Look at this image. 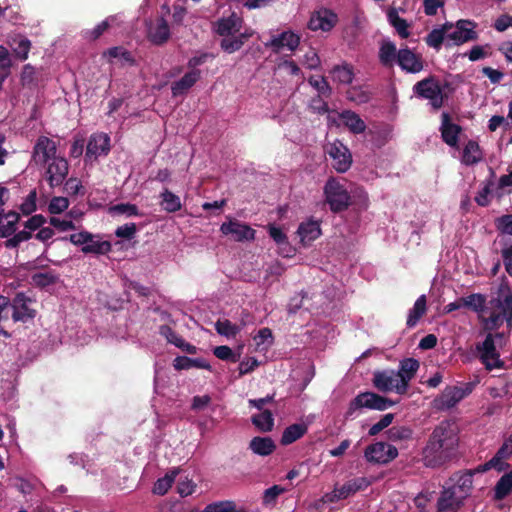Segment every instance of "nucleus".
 <instances>
[{
  "label": "nucleus",
  "instance_id": "obj_1",
  "mask_svg": "<svg viewBox=\"0 0 512 512\" xmlns=\"http://www.w3.org/2000/svg\"><path fill=\"white\" fill-rule=\"evenodd\" d=\"M459 429L454 421H441L432 431L422 451L426 467L438 468L454 455L459 444Z\"/></svg>",
  "mask_w": 512,
  "mask_h": 512
},
{
  "label": "nucleus",
  "instance_id": "obj_2",
  "mask_svg": "<svg viewBox=\"0 0 512 512\" xmlns=\"http://www.w3.org/2000/svg\"><path fill=\"white\" fill-rule=\"evenodd\" d=\"M323 193L325 202L333 213H341L351 205V196L345 185L337 178L330 177L326 181Z\"/></svg>",
  "mask_w": 512,
  "mask_h": 512
},
{
  "label": "nucleus",
  "instance_id": "obj_3",
  "mask_svg": "<svg viewBox=\"0 0 512 512\" xmlns=\"http://www.w3.org/2000/svg\"><path fill=\"white\" fill-rule=\"evenodd\" d=\"M395 404V401L374 392H362L351 400L345 417L351 418L356 410L362 408L384 411Z\"/></svg>",
  "mask_w": 512,
  "mask_h": 512
},
{
  "label": "nucleus",
  "instance_id": "obj_4",
  "mask_svg": "<svg viewBox=\"0 0 512 512\" xmlns=\"http://www.w3.org/2000/svg\"><path fill=\"white\" fill-rule=\"evenodd\" d=\"M413 92L418 97L429 100L435 110L440 109L444 104L445 96L442 93L439 82L434 76H429L428 78L418 81L413 86Z\"/></svg>",
  "mask_w": 512,
  "mask_h": 512
},
{
  "label": "nucleus",
  "instance_id": "obj_5",
  "mask_svg": "<svg viewBox=\"0 0 512 512\" xmlns=\"http://www.w3.org/2000/svg\"><path fill=\"white\" fill-rule=\"evenodd\" d=\"M476 349L480 353L479 359L486 370L492 371L504 367V361L500 359L492 334L489 333L482 343H478Z\"/></svg>",
  "mask_w": 512,
  "mask_h": 512
},
{
  "label": "nucleus",
  "instance_id": "obj_6",
  "mask_svg": "<svg viewBox=\"0 0 512 512\" xmlns=\"http://www.w3.org/2000/svg\"><path fill=\"white\" fill-rule=\"evenodd\" d=\"M397 456V448L382 441L368 445L364 450L366 461L374 464H387L393 461Z\"/></svg>",
  "mask_w": 512,
  "mask_h": 512
},
{
  "label": "nucleus",
  "instance_id": "obj_7",
  "mask_svg": "<svg viewBox=\"0 0 512 512\" xmlns=\"http://www.w3.org/2000/svg\"><path fill=\"white\" fill-rule=\"evenodd\" d=\"M35 301L26 296L25 293H17L10 300V311H12V319L14 322H27L36 316V310L32 307Z\"/></svg>",
  "mask_w": 512,
  "mask_h": 512
},
{
  "label": "nucleus",
  "instance_id": "obj_8",
  "mask_svg": "<svg viewBox=\"0 0 512 512\" xmlns=\"http://www.w3.org/2000/svg\"><path fill=\"white\" fill-rule=\"evenodd\" d=\"M471 390L458 386H448L433 400V407L439 411H446L456 406Z\"/></svg>",
  "mask_w": 512,
  "mask_h": 512
},
{
  "label": "nucleus",
  "instance_id": "obj_9",
  "mask_svg": "<svg viewBox=\"0 0 512 512\" xmlns=\"http://www.w3.org/2000/svg\"><path fill=\"white\" fill-rule=\"evenodd\" d=\"M338 15L328 8H321L314 12L308 22V28L312 31H331L338 23Z\"/></svg>",
  "mask_w": 512,
  "mask_h": 512
},
{
  "label": "nucleus",
  "instance_id": "obj_10",
  "mask_svg": "<svg viewBox=\"0 0 512 512\" xmlns=\"http://www.w3.org/2000/svg\"><path fill=\"white\" fill-rule=\"evenodd\" d=\"M329 156L333 159V167L339 173L348 171L352 164V155L350 150L339 140L332 143L327 150Z\"/></svg>",
  "mask_w": 512,
  "mask_h": 512
},
{
  "label": "nucleus",
  "instance_id": "obj_11",
  "mask_svg": "<svg viewBox=\"0 0 512 512\" xmlns=\"http://www.w3.org/2000/svg\"><path fill=\"white\" fill-rule=\"evenodd\" d=\"M47 164L46 180L49 186L54 188L63 184L69 171L67 160L63 157H54Z\"/></svg>",
  "mask_w": 512,
  "mask_h": 512
},
{
  "label": "nucleus",
  "instance_id": "obj_12",
  "mask_svg": "<svg viewBox=\"0 0 512 512\" xmlns=\"http://www.w3.org/2000/svg\"><path fill=\"white\" fill-rule=\"evenodd\" d=\"M223 235H231L234 241L243 242L254 240L255 230L249 225L237 220H229L220 226Z\"/></svg>",
  "mask_w": 512,
  "mask_h": 512
},
{
  "label": "nucleus",
  "instance_id": "obj_13",
  "mask_svg": "<svg viewBox=\"0 0 512 512\" xmlns=\"http://www.w3.org/2000/svg\"><path fill=\"white\" fill-rule=\"evenodd\" d=\"M465 499L450 486L443 487L437 500L438 512H458L464 505Z\"/></svg>",
  "mask_w": 512,
  "mask_h": 512
},
{
  "label": "nucleus",
  "instance_id": "obj_14",
  "mask_svg": "<svg viewBox=\"0 0 512 512\" xmlns=\"http://www.w3.org/2000/svg\"><path fill=\"white\" fill-rule=\"evenodd\" d=\"M476 23L470 20H459L456 22L455 30L447 34V39L453 41L454 45H461L465 42L477 40L478 34L474 30Z\"/></svg>",
  "mask_w": 512,
  "mask_h": 512
},
{
  "label": "nucleus",
  "instance_id": "obj_15",
  "mask_svg": "<svg viewBox=\"0 0 512 512\" xmlns=\"http://www.w3.org/2000/svg\"><path fill=\"white\" fill-rule=\"evenodd\" d=\"M397 64L403 71L412 74L419 73L424 68L421 54L414 53L408 47L398 50Z\"/></svg>",
  "mask_w": 512,
  "mask_h": 512
},
{
  "label": "nucleus",
  "instance_id": "obj_16",
  "mask_svg": "<svg viewBox=\"0 0 512 512\" xmlns=\"http://www.w3.org/2000/svg\"><path fill=\"white\" fill-rule=\"evenodd\" d=\"M56 143L46 136H40L33 148V158L37 164H47L56 156Z\"/></svg>",
  "mask_w": 512,
  "mask_h": 512
},
{
  "label": "nucleus",
  "instance_id": "obj_17",
  "mask_svg": "<svg viewBox=\"0 0 512 512\" xmlns=\"http://www.w3.org/2000/svg\"><path fill=\"white\" fill-rule=\"evenodd\" d=\"M373 385L382 392L395 390L398 394H405L400 390V382L394 370L375 371L373 374Z\"/></svg>",
  "mask_w": 512,
  "mask_h": 512
},
{
  "label": "nucleus",
  "instance_id": "obj_18",
  "mask_svg": "<svg viewBox=\"0 0 512 512\" xmlns=\"http://www.w3.org/2000/svg\"><path fill=\"white\" fill-rule=\"evenodd\" d=\"M486 297L480 293H473L466 297H460L454 302L446 305L445 309L447 312L458 310L462 307L468 308L476 313H481L485 309Z\"/></svg>",
  "mask_w": 512,
  "mask_h": 512
},
{
  "label": "nucleus",
  "instance_id": "obj_19",
  "mask_svg": "<svg viewBox=\"0 0 512 512\" xmlns=\"http://www.w3.org/2000/svg\"><path fill=\"white\" fill-rule=\"evenodd\" d=\"M110 151V138L104 133L92 134L86 147V159H97L99 156L107 155Z\"/></svg>",
  "mask_w": 512,
  "mask_h": 512
},
{
  "label": "nucleus",
  "instance_id": "obj_20",
  "mask_svg": "<svg viewBox=\"0 0 512 512\" xmlns=\"http://www.w3.org/2000/svg\"><path fill=\"white\" fill-rule=\"evenodd\" d=\"M242 18L235 12H232L228 17H221L213 24L214 32L221 36H232L238 33L242 27Z\"/></svg>",
  "mask_w": 512,
  "mask_h": 512
},
{
  "label": "nucleus",
  "instance_id": "obj_21",
  "mask_svg": "<svg viewBox=\"0 0 512 512\" xmlns=\"http://www.w3.org/2000/svg\"><path fill=\"white\" fill-rule=\"evenodd\" d=\"M440 132L443 142L451 147H456L458 145L459 135L462 132V127L452 123L450 114L443 112L441 115Z\"/></svg>",
  "mask_w": 512,
  "mask_h": 512
},
{
  "label": "nucleus",
  "instance_id": "obj_22",
  "mask_svg": "<svg viewBox=\"0 0 512 512\" xmlns=\"http://www.w3.org/2000/svg\"><path fill=\"white\" fill-rule=\"evenodd\" d=\"M491 304L506 316L507 325L512 326V289L507 285H501L497 298L492 299Z\"/></svg>",
  "mask_w": 512,
  "mask_h": 512
},
{
  "label": "nucleus",
  "instance_id": "obj_23",
  "mask_svg": "<svg viewBox=\"0 0 512 512\" xmlns=\"http://www.w3.org/2000/svg\"><path fill=\"white\" fill-rule=\"evenodd\" d=\"M474 471L466 470L463 473H454L449 478L450 487L463 496L464 499L470 496L473 488Z\"/></svg>",
  "mask_w": 512,
  "mask_h": 512
},
{
  "label": "nucleus",
  "instance_id": "obj_24",
  "mask_svg": "<svg viewBox=\"0 0 512 512\" xmlns=\"http://www.w3.org/2000/svg\"><path fill=\"white\" fill-rule=\"evenodd\" d=\"M371 485L366 477H356L346 481L343 485L335 488L334 494L338 500L347 499L359 491H364Z\"/></svg>",
  "mask_w": 512,
  "mask_h": 512
},
{
  "label": "nucleus",
  "instance_id": "obj_25",
  "mask_svg": "<svg viewBox=\"0 0 512 512\" xmlns=\"http://www.w3.org/2000/svg\"><path fill=\"white\" fill-rule=\"evenodd\" d=\"M420 363L415 358H406L400 362L399 370L396 376L400 382V390L407 392L409 382L415 377Z\"/></svg>",
  "mask_w": 512,
  "mask_h": 512
},
{
  "label": "nucleus",
  "instance_id": "obj_26",
  "mask_svg": "<svg viewBox=\"0 0 512 512\" xmlns=\"http://www.w3.org/2000/svg\"><path fill=\"white\" fill-rule=\"evenodd\" d=\"M300 44V37L291 32L284 31L278 36H274L266 46L271 47L275 53H278L281 48H288L290 51H295Z\"/></svg>",
  "mask_w": 512,
  "mask_h": 512
},
{
  "label": "nucleus",
  "instance_id": "obj_27",
  "mask_svg": "<svg viewBox=\"0 0 512 512\" xmlns=\"http://www.w3.org/2000/svg\"><path fill=\"white\" fill-rule=\"evenodd\" d=\"M200 75L201 72L198 69L185 73L178 81L172 83V95L179 96L184 94L200 79Z\"/></svg>",
  "mask_w": 512,
  "mask_h": 512
},
{
  "label": "nucleus",
  "instance_id": "obj_28",
  "mask_svg": "<svg viewBox=\"0 0 512 512\" xmlns=\"http://www.w3.org/2000/svg\"><path fill=\"white\" fill-rule=\"evenodd\" d=\"M297 233L304 245L310 244L321 235L320 223L313 219L302 222L298 227Z\"/></svg>",
  "mask_w": 512,
  "mask_h": 512
},
{
  "label": "nucleus",
  "instance_id": "obj_29",
  "mask_svg": "<svg viewBox=\"0 0 512 512\" xmlns=\"http://www.w3.org/2000/svg\"><path fill=\"white\" fill-rule=\"evenodd\" d=\"M483 158V152L478 144L474 140H469L462 152L461 161L466 166H473L479 163Z\"/></svg>",
  "mask_w": 512,
  "mask_h": 512
},
{
  "label": "nucleus",
  "instance_id": "obj_30",
  "mask_svg": "<svg viewBox=\"0 0 512 512\" xmlns=\"http://www.w3.org/2000/svg\"><path fill=\"white\" fill-rule=\"evenodd\" d=\"M249 448L257 455L268 456L275 451L276 445L270 437L256 436L251 439Z\"/></svg>",
  "mask_w": 512,
  "mask_h": 512
},
{
  "label": "nucleus",
  "instance_id": "obj_31",
  "mask_svg": "<svg viewBox=\"0 0 512 512\" xmlns=\"http://www.w3.org/2000/svg\"><path fill=\"white\" fill-rule=\"evenodd\" d=\"M340 118L342 119L344 125L354 134H360L366 130L365 122L357 113L351 110L342 111L340 113Z\"/></svg>",
  "mask_w": 512,
  "mask_h": 512
},
{
  "label": "nucleus",
  "instance_id": "obj_32",
  "mask_svg": "<svg viewBox=\"0 0 512 512\" xmlns=\"http://www.w3.org/2000/svg\"><path fill=\"white\" fill-rule=\"evenodd\" d=\"M60 279V275L54 270L36 272L31 275V283L40 289L55 285Z\"/></svg>",
  "mask_w": 512,
  "mask_h": 512
},
{
  "label": "nucleus",
  "instance_id": "obj_33",
  "mask_svg": "<svg viewBox=\"0 0 512 512\" xmlns=\"http://www.w3.org/2000/svg\"><path fill=\"white\" fill-rule=\"evenodd\" d=\"M176 370H188L191 368L211 370V365L204 358L192 359L187 356H177L173 361Z\"/></svg>",
  "mask_w": 512,
  "mask_h": 512
},
{
  "label": "nucleus",
  "instance_id": "obj_34",
  "mask_svg": "<svg viewBox=\"0 0 512 512\" xmlns=\"http://www.w3.org/2000/svg\"><path fill=\"white\" fill-rule=\"evenodd\" d=\"M379 61L385 67H392L398 60V51L395 43L383 41L379 48Z\"/></svg>",
  "mask_w": 512,
  "mask_h": 512
},
{
  "label": "nucleus",
  "instance_id": "obj_35",
  "mask_svg": "<svg viewBox=\"0 0 512 512\" xmlns=\"http://www.w3.org/2000/svg\"><path fill=\"white\" fill-rule=\"evenodd\" d=\"M307 426L304 423H295L285 428L282 433L281 445H290L307 433Z\"/></svg>",
  "mask_w": 512,
  "mask_h": 512
},
{
  "label": "nucleus",
  "instance_id": "obj_36",
  "mask_svg": "<svg viewBox=\"0 0 512 512\" xmlns=\"http://www.w3.org/2000/svg\"><path fill=\"white\" fill-rule=\"evenodd\" d=\"M149 38L156 45H162L168 41L170 38V28L168 22L163 17L157 20L155 28L150 31Z\"/></svg>",
  "mask_w": 512,
  "mask_h": 512
},
{
  "label": "nucleus",
  "instance_id": "obj_37",
  "mask_svg": "<svg viewBox=\"0 0 512 512\" xmlns=\"http://www.w3.org/2000/svg\"><path fill=\"white\" fill-rule=\"evenodd\" d=\"M427 310V300L425 295H421L417 298L413 308L410 310L407 317V326L409 328L414 327L418 321L423 317Z\"/></svg>",
  "mask_w": 512,
  "mask_h": 512
},
{
  "label": "nucleus",
  "instance_id": "obj_38",
  "mask_svg": "<svg viewBox=\"0 0 512 512\" xmlns=\"http://www.w3.org/2000/svg\"><path fill=\"white\" fill-rule=\"evenodd\" d=\"M512 492V470L500 477L494 487V499L503 500Z\"/></svg>",
  "mask_w": 512,
  "mask_h": 512
},
{
  "label": "nucleus",
  "instance_id": "obj_39",
  "mask_svg": "<svg viewBox=\"0 0 512 512\" xmlns=\"http://www.w3.org/2000/svg\"><path fill=\"white\" fill-rule=\"evenodd\" d=\"M387 18L389 23L395 28L399 36L403 39L409 37L410 32L408 31L409 24L403 18L398 15L395 8H390L387 12Z\"/></svg>",
  "mask_w": 512,
  "mask_h": 512
},
{
  "label": "nucleus",
  "instance_id": "obj_40",
  "mask_svg": "<svg viewBox=\"0 0 512 512\" xmlns=\"http://www.w3.org/2000/svg\"><path fill=\"white\" fill-rule=\"evenodd\" d=\"M253 425L262 432H270L274 427V417L270 410L265 409L251 417Z\"/></svg>",
  "mask_w": 512,
  "mask_h": 512
},
{
  "label": "nucleus",
  "instance_id": "obj_41",
  "mask_svg": "<svg viewBox=\"0 0 512 512\" xmlns=\"http://www.w3.org/2000/svg\"><path fill=\"white\" fill-rule=\"evenodd\" d=\"M179 473V469L175 468L170 472L166 473V475L162 478H159L153 486L152 492L155 495L163 496L168 490L172 487V484L175 481L176 476Z\"/></svg>",
  "mask_w": 512,
  "mask_h": 512
},
{
  "label": "nucleus",
  "instance_id": "obj_42",
  "mask_svg": "<svg viewBox=\"0 0 512 512\" xmlns=\"http://www.w3.org/2000/svg\"><path fill=\"white\" fill-rule=\"evenodd\" d=\"M31 41L21 35H18L12 40V51L16 58L24 61L28 58L29 51L31 49Z\"/></svg>",
  "mask_w": 512,
  "mask_h": 512
},
{
  "label": "nucleus",
  "instance_id": "obj_43",
  "mask_svg": "<svg viewBox=\"0 0 512 512\" xmlns=\"http://www.w3.org/2000/svg\"><path fill=\"white\" fill-rule=\"evenodd\" d=\"M387 438L392 442L409 441L413 438V430L409 426L397 425L386 431Z\"/></svg>",
  "mask_w": 512,
  "mask_h": 512
},
{
  "label": "nucleus",
  "instance_id": "obj_44",
  "mask_svg": "<svg viewBox=\"0 0 512 512\" xmlns=\"http://www.w3.org/2000/svg\"><path fill=\"white\" fill-rule=\"evenodd\" d=\"M331 74L334 81L341 84H350L354 78L353 68L348 64L334 66L331 70Z\"/></svg>",
  "mask_w": 512,
  "mask_h": 512
},
{
  "label": "nucleus",
  "instance_id": "obj_45",
  "mask_svg": "<svg viewBox=\"0 0 512 512\" xmlns=\"http://www.w3.org/2000/svg\"><path fill=\"white\" fill-rule=\"evenodd\" d=\"M490 174L491 178L484 183V186L478 191L474 199L481 207H487L491 202L490 195L492 194V188L494 186L493 178L495 176L493 169H490Z\"/></svg>",
  "mask_w": 512,
  "mask_h": 512
},
{
  "label": "nucleus",
  "instance_id": "obj_46",
  "mask_svg": "<svg viewBox=\"0 0 512 512\" xmlns=\"http://www.w3.org/2000/svg\"><path fill=\"white\" fill-rule=\"evenodd\" d=\"M112 249V245L109 241H93L86 243L82 246L81 251L84 254H96L105 255L108 254Z\"/></svg>",
  "mask_w": 512,
  "mask_h": 512
},
{
  "label": "nucleus",
  "instance_id": "obj_47",
  "mask_svg": "<svg viewBox=\"0 0 512 512\" xmlns=\"http://www.w3.org/2000/svg\"><path fill=\"white\" fill-rule=\"evenodd\" d=\"M163 209L167 212L174 213L181 209L182 204L179 196L175 195L168 189H164L161 193Z\"/></svg>",
  "mask_w": 512,
  "mask_h": 512
},
{
  "label": "nucleus",
  "instance_id": "obj_48",
  "mask_svg": "<svg viewBox=\"0 0 512 512\" xmlns=\"http://www.w3.org/2000/svg\"><path fill=\"white\" fill-rule=\"evenodd\" d=\"M499 243L502 246L501 256L506 272L512 277V240L510 238H501Z\"/></svg>",
  "mask_w": 512,
  "mask_h": 512
},
{
  "label": "nucleus",
  "instance_id": "obj_49",
  "mask_svg": "<svg viewBox=\"0 0 512 512\" xmlns=\"http://www.w3.org/2000/svg\"><path fill=\"white\" fill-rule=\"evenodd\" d=\"M215 330L218 334L230 338L235 337L240 332V327L228 319H219L215 323Z\"/></svg>",
  "mask_w": 512,
  "mask_h": 512
},
{
  "label": "nucleus",
  "instance_id": "obj_50",
  "mask_svg": "<svg viewBox=\"0 0 512 512\" xmlns=\"http://www.w3.org/2000/svg\"><path fill=\"white\" fill-rule=\"evenodd\" d=\"M33 237L32 231L25 229L16 231L15 234L4 241V247L7 249H17L22 242L28 241Z\"/></svg>",
  "mask_w": 512,
  "mask_h": 512
},
{
  "label": "nucleus",
  "instance_id": "obj_51",
  "mask_svg": "<svg viewBox=\"0 0 512 512\" xmlns=\"http://www.w3.org/2000/svg\"><path fill=\"white\" fill-rule=\"evenodd\" d=\"M94 235L88 231H81L76 234H71L69 237L64 236L57 238L56 241H60L66 244L67 241H70L72 244L79 246H84L88 242H92Z\"/></svg>",
  "mask_w": 512,
  "mask_h": 512
},
{
  "label": "nucleus",
  "instance_id": "obj_52",
  "mask_svg": "<svg viewBox=\"0 0 512 512\" xmlns=\"http://www.w3.org/2000/svg\"><path fill=\"white\" fill-rule=\"evenodd\" d=\"M512 456V447L506 441L500 446L495 455L493 456L498 464L499 468L503 471L507 470L510 467V464L505 460L509 459Z\"/></svg>",
  "mask_w": 512,
  "mask_h": 512
},
{
  "label": "nucleus",
  "instance_id": "obj_53",
  "mask_svg": "<svg viewBox=\"0 0 512 512\" xmlns=\"http://www.w3.org/2000/svg\"><path fill=\"white\" fill-rule=\"evenodd\" d=\"M512 456V447L506 441L500 446L495 455L493 456L498 464L499 468L503 471L507 470L510 467V464L505 460L509 459Z\"/></svg>",
  "mask_w": 512,
  "mask_h": 512
},
{
  "label": "nucleus",
  "instance_id": "obj_54",
  "mask_svg": "<svg viewBox=\"0 0 512 512\" xmlns=\"http://www.w3.org/2000/svg\"><path fill=\"white\" fill-rule=\"evenodd\" d=\"M308 83L317 90V96H323L329 98L332 94V88L327 82L326 78L322 76L320 79H316L314 76L309 77Z\"/></svg>",
  "mask_w": 512,
  "mask_h": 512
},
{
  "label": "nucleus",
  "instance_id": "obj_55",
  "mask_svg": "<svg viewBox=\"0 0 512 512\" xmlns=\"http://www.w3.org/2000/svg\"><path fill=\"white\" fill-rule=\"evenodd\" d=\"M36 200H37V192H36V189H33L29 192V194L27 195L25 200L20 205L19 208H20L21 213L25 216H29L33 212H35L37 209Z\"/></svg>",
  "mask_w": 512,
  "mask_h": 512
},
{
  "label": "nucleus",
  "instance_id": "obj_56",
  "mask_svg": "<svg viewBox=\"0 0 512 512\" xmlns=\"http://www.w3.org/2000/svg\"><path fill=\"white\" fill-rule=\"evenodd\" d=\"M495 227L500 234L512 236V214H505L496 218Z\"/></svg>",
  "mask_w": 512,
  "mask_h": 512
},
{
  "label": "nucleus",
  "instance_id": "obj_57",
  "mask_svg": "<svg viewBox=\"0 0 512 512\" xmlns=\"http://www.w3.org/2000/svg\"><path fill=\"white\" fill-rule=\"evenodd\" d=\"M242 46L243 42L240 39H237L234 35L223 37L220 42L221 49L229 54L240 50Z\"/></svg>",
  "mask_w": 512,
  "mask_h": 512
},
{
  "label": "nucleus",
  "instance_id": "obj_58",
  "mask_svg": "<svg viewBox=\"0 0 512 512\" xmlns=\"http://www.w3.org/2000/svg\"><path fill=\"white\" fill-rule=\"evenodd\" d=\"M213 353L218 359L223 361H230L232 363L238 362L240 357L239 355H236L233 352V350L226 345L215 347Z\"/></svg>",
  "mask_w": 512,
  "mask_h": 512
},
{
  "label": "nucleus",
  "instance_id": "obj_59",
  "mask_svg": "<svg viewBox=\"0 0 512 512\" xmlns=\"http://www.w3.org/2000/svg\"><path fill=\"white\" fill-rule=\"evenodd\" d=\"M445 38L444 30L433 29L425 37V42L429 47L439 50Z\"/></svg>",
  "mask_w": 512,
  "mask_h": 512
},
{
  "label": "nucleus",
  "instance_id": "obj_60",
  "mask_svg": "<svg viewBox=\"0 0 512 512\" xmlns=\"http://www.w3.org/2000/svg\"><path fill=\"white\" fill-rule=\"evenodd\" d=\"M235 505L231 500L213 502L205 507L204 512H233Z\"/></svg>",
  "mask_w": 512,
  "mask_h": 512
},
{
  "label": "nucleus",
  "instance_id": "obj_61",
  "mask_svg": "<svg viewBox=\"0 0 512 512\" xmlns=\"http://www.w3.org/2000/svg\"><path fill=\"white\" fill-rule=\"evenodd\" d=\"M393 419H394L393 413H387V414L383 415L377 423L373 424L370 427V429L368 431V435L369 436L378 435L382 430L387 428L393 422Z\"/></svg>",
  "mask_w": 512,
  "mask_h": 512
},
{
  "label": "nucleus",
  "instance_id": "obj_62",
  "mask_svg": "<svg viewBox=\"0 0 512 512\" xmlns=\"http://www.w3.org/2000/svg\"><path fill=\"white\" fill-rule=\"evenodd\" d=\"M504 321L506 316L501 311L492 312L488 318L484 319L485 329L496 330L503 325Z\"/></svg>",
  "mask_w": 512,
  "mask_h": 512
},
{
  "label": "nucleus",
  "instance_id": "obj_63",
  "mask_svg": "<svg viewBox=\"0 0 512 512\" xmlns=\"http://www.w3.org/2000/svg\"><path fill=\"white\" fill-rule=\"evenodd\" d=\"M69 207V201L65 197H53L48 205L50 214H60Z\"/></svg>",
  "mask_w": 512,
  "mask_h": 512
},
{
  "label": "nucleus",
  "instance_id": "obj_64",
  "mask_svg": "<svg viewBox=\"0 0 512 512\" xmlns=\"http://www.w3.org/2000/svg\"><path fill=\"white\" fill-rule=\"evenodd\" d=\"M64 191L70 196L84 194V188L78 178L71 177L65 181Z\"/></svg>",
  "mask_w": 512,
  "mask_h": 512
}]
</instances>
